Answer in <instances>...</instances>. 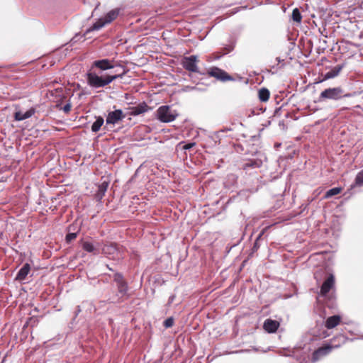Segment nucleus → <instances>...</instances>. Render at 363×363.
<instances>
[{"label":"nucleus","instance_id":"f257e3e1","mask_svg":"<svg viewBox=\"0 0 363 363\" xmlns=\"http://www.w3.org/2000/svg\"><path fill=\"white\" fill-rule=\"evenodd\" d=\"M102 74L100 72L96 73L89 72L86 74V79L88 84L95 89L104 87L106 85L111 83L113 80L123 78L125 72H123L122 74Z\"/></svg>","mask_w":363,"mask_h":363},{"label":"nucleus","instance_id":"f03ea898","mask_svg":"<svg viewBox=\"0 0 363 363\" xmlns=\"http://www.w3.org/2000/svg\"><path fill=\"white\" fill-rule=\"evenodd\" d=\"M120 10L119 9H115L106 13L104 18H99L95 23L93 24L91 27L88 28L84 35H86L87 33L94 30H99L101 28H103L105 25L111 23L113 20H115L118 16L119 15Z\"/></svg>","mask_w":363,"mask_h":363},{"label":"nucleus","instance_id":"7ed1b4c3","mask_svg":"<svg viewBox=\"0 0 363 363\" xmlns=\"http://www.w3.org/2000/svg\"><path fill=\"white\" fill-rule=\"evenodd\" d=\"M178 113L169 106H162L157 110V118L161 122L169 123L176 119Z\"/></svg>","mask_w":363,"mask_h":363},{"label":"nucleus","instance_id":"20e7f679","mask_svg":"<svg viewBox=\"0 0 363 363\" xmlns=\"http://www.w3.org/2000/svg\"><path fill=\"white\" fill-rule=\"evenodd\" d=\"M342 89L340 87L328 88L323 91L318 98V101L325 99L337 100L342 97Z\"/></svg>","mask_w":363,"mask_h":363},{"label":"nucleus","instance_id":"39448f33","mask_svg":"<svg viewBox=\"0 0 363 363\" xmlns=\"http://www.w3.org/2000/svg\"><path fill=\"white\" fill-rule=\"evenodd\" d=\"M198 61V57L196 55H191L189 57H184L182 60V65L187 71L199 72V67L197 66Z\"/></svg>","mask_w":363,"mask_h":363},{"label":"nucleus","instance_id":"423d86ee","mask_svg":"<svg viewBox=\"0 0 363 363\" xmlns=\"http://www.w3.org/2000/svg\"><path fill=\"white\" fill-rule=\"evenodd\" d=\"M208 73L211 77H215L216 79L222 82L233 80V78L230 75H229L226 72L216 67H211L208 70Z\"/></svg>","mask_w":363,"mask_h":363},{"label":"nucleus","instance_id":"0eeeda50","mask_svg":"<svg viewBox=\"0 0 363 363\" xmlns=\"http://www.w3.org/2000/svg\"><path fill=\"white\" fill-rule=\"evenodd\" d=\"M125 117L122 110L118 109L114 111L109 112L106 119V125H115Z\"/></svg>","mask_w":363,"mask_h":363},{"label":"nucleus","instance_id":"6e6552de","mask_svg":"<svg viewBox=\"0 0 363 363\" xmlns=\"http://www.w3.org/2000/svg\"><path fill=\"white\" fill-rule=\"evenodd\" d=\"M114 281L117 284V288L119 294L121 296H123L127 294L128 291V287L126 281L124 280L123 277L121 274L116 273L114 274L113 277Z\"/></svg>","mask_w":363,"mask_h":363},{"label":"nucleus","instance_id":"1a4fd4ad","mask_svg":"<svg viewBox=\"0 0 363 363\" xmlns=\"http://www.w3.org/2000/svg\"><path fill=\"white\" fill-rule=\"evenodd\" d=\"M92 68L96 67L100 69L101 71H106L112 69L115 67L113 62L108 59H102L99 60H95L91 66Z\"/></svg>","mask_w":363,"mask_h":363},{"label":"nucleus","instance_id":"9d476101","mask_svg":"<svg viewBox=\"0 0 363 363\" xmlns=\"http://www.w3.org/2000/svg\"><path fill=\"white\" fill-rule=\"evenodd\" d=\"M335 284V277L333 274H330L328 277L323 283L320 294L321 296H326L330 290L334 286Z\"/></svg>","mask_w":363,"mask_h":363},{"label":"nucleus","instance_id":"9b49d317","mask_svg":"<svg viewBox=\"0 0 363 363\" xmlns=\"http://www.w3.org/2000/svg\"><path fill=\"white\" fill-rule=\"evenodd\" d=\"M102 253L104 255L112 256L113 258H116L118 255V249L116 244L115 243H107L101 247Z\"/></svg>","mask_w":363,"mask_h":363},{"label":"nucleus","instance_id":"f8f14e48","mask_svg":"<svg viewBox=\"0 0 363 363\" xmlns=\"http://www.w3.org/2000/svg\"><path fill=\"white\" fill-rule=\"evenodd\" d=\"M337 347H338V345H334V346L327 345L326 347L319 348L318 350H317L316 351H315L313 352V360L314 362L318 360L321 357L328 354L332 350L333 348Z\"/></svg>","mask_w":363,"mask_h":363},{"label":"nucleus","instance_id":"ddd939ff","mask_svg":"<svg viewBox=\"0 0 363 363\" xmlns=\"http://www.w3.org/2000/svg\"><path fill=\"white\" fill-rule=\"evenodd\" d=\"M101 247V245L99 242L94 244L92 242L85 241L82 243V248L85 251L92 252L94 255H98L99 253Z\"/></svg>","mask_w":363,"mask_h":363},{"label":"nucleus","instance_id":"4468645a","mask_svg":"<svg viewBox=\"0 0 363 363\" xmlns=\"http://www.w3.org/2000/svg\"><path fill=\"white\" fill-rule=\"evenodd\" d=\"M279 326V323L277 320L268 318L267 319L263 325V328L265 331L269 333H272L277 331Z\"/></svg>","mask_w":363,"mask_h":363},{"label":"nucleus","instance_id":"2eb2a0df","mask_svg":"<svg viewBox=\"0 0 363 363\" xmlns=\"http://www.w3.org/2000/svg\"><path fill=\"white\" fill-rule=\"evenodd\" d=\"M35 113V109L33 108H30L25 113L21 111H16L14 113V118L16 121H21L30 118Z\"/></svg>","mask_w":363,"mask_h":363},{"label":"nucleus","instance_id":"dca6fc26","mask_svg":"<svg viewBox=\"0 0 363 363\" xmlns=\"http://www.w3.org/2000/svg\"><path fill=\"white\" fill-rule=\"evenodd\" d=\"M148 110V106L145 103L140 104L136 106L130 108V113L132 116H138L145 113Z\"/></svg>","mask_w":363,"mask_h":363},{"label":"nucleus","instance_id":"f3484780","mask_svg":"<svg viewBox=\"0 0 363 363\" xmlns=\"http://www.w3.org/2000/svg\"><path fill=\"white\" fill-rule=\"evenodd\" d=\"M30 270V266L28 263H26L18 271L16 279L18 281L24 280Z\"/></svg>","mask_w":363,"mask_h":363},{"label":"nucleus","instance_id":"a211bd4d","mask_svg":"<svg viewBox=\"0 0 363 363\" xmlns=\"http://www.w3.org/2000/svg\"><path fill=\"white\" fill-rule=\"evenodd\" d=\"M341 318L340 315H333L329 317L325 322V327L328 329H332L336 327L340 322Z\"/></svg>","mask_w":363,"mask_h":363},{"label":"nucleus","instance_id":"6ab92c4d","mask_svg":"<svg viewBox=\"0 0 363 363\" xmlns=\"http://www.w3.org/2000/svg\"><path fill=\"white\" fill-rule=\"evenodd\" d=\"M342 65H338L333 68L330 71L325 74V79H331L337 76L342 69Z\"/></svg>","mask_w":363,"mask_h":363},{"label":"nucleus","instance_id":"aec40b11","mask_svg":"<svg viewBox=\"0 0 363 363\" xmlns=\"http://www.w3.org/2000/svg\"><path fill=\"white\" fill-rule=\"evenodd\" d=\"M104 123V120L103 117H96L95 122H94V123L91 125V130L94 133L98 132L100 130L101 127L103 125Z\"/></svg>","mask_w":363,"mask_h":363},{"label":"nucleus","instance_id":"412c9836","mask_svg":"<svg viewBox=\"0 0 363 363\" xmlns=\"http://www.w3.org/2000/svg\"><path fill=\"white\" fill-rule=\"evenodd\" d=\"M108 186V183L104 182L99 186L97 193L96 194V196L99 200L101 199L104 196L105 192L107 190Z\"/></svg>","mask_w":363,"mask_h":363},{"label":"nucleus","instance_id":"4be33fe9","mask_svg":"<svg viewBox=\"0 0 363 363\" xmlns=\"http://www.w3.org/2000/svg\"><path fill=\"white\" fill-rule=\"evenodd\" d=\"M269 98V91L267 89L262 88L259 91V99L261 101H267Z\"/></svg>","mask_w":363,"mask_h":363},{"label":"nucleus","instance_id":"5701e85b","mask_svg":"<svg viewBox=\"0 0 363 363\" xmlns=\"http://www.w3.org/2000/svg\"><path fill=\"white\" fill-rule=\"evenodd\" d=\"M342 189L339 187L333 188L328 190L325 195V198H330L340 193Z\"/></svg>","mask_w":363,"mask_h":363},{"label":"nucleus","instance_id":"b1692460","mask_svg":"<svg viewBox=\"0 0 363 363\" xmlns=\"http://www.w3.org/2000/svg\"><path fill=\"white\" fill-rule=\"evenodd\" d=\"M301 18L302 16L299 10L297 8L294 9L292 11L293 21L297 23H300L301 21Z\"/></svg>","mask_w":363,"mask_h":363},{"label":"nucleus","instance_id":"393cba45","mask_svg":"<svg viewBox=\"0 0 363 363\" xmlns=\"http://www.w3.org/2000/svg\"><path fill=\"white\" fill-rule=\"evenodd\" d=\"M354 185L357 186H363V169L357 174Z\"/></svg>","mask_w":363,"mask_h":363},{"label":"nucleus","instance_id":"a878e982","mask_svg":"<svg viewBox=\"0 0 363 363\" xmlns=\"http://www.w3.org/2000/svg\"><path fill=\"white\" fill-rule=\"evenodd\" d=\"M173 324H174V319L172 317L168 318L167 319H166L164 321V326L166 328L172 327L173 325Z\"/></svg>","mask_w":363,"mask_h":363},{"label":"nucleus","instance_id":"bb28decb","mask_svg":"<svg viewBox=\"0 0 363 363\" xmlns=\"http://www.w3.org/2000/svg\"><path fill=\"white\" fill-rule=\"evenodd\" d=\"M76 238H77L76 233H70L66 235V240H67V242H69L72 240H74Z\"/></svg>","mask_w":363,"mask_h":363},{"label":"nucleus","instance_id":"cd10ccee","mask_svg":"<svg viewBox=\"0 0 363 363\" xmlns=\"http://www.w3.org/2000/svg\"><path fill=\"white\" fill-rule=\"evenodd\" d=\"M71 107H72L71 104L68 103L65 106H64V107L62 108V110L65 113H67L70 111Z\"/></svg>","mask_w":363,"mask_h":363},{"label":"nucleus","instance_id":"c85d7f7f","mask_svg":"<svg viewBox=\"0 0 363 363\" xmlns=\"http://www.w3.org/2000/svg\"><path fill=\"white\" fill-rule=\"evenodd\" d=\"M196 145L195 143H187L186 144L183 148L184 150H190L191 148H192L194 145Z\"/></svg>","mask_w":363,"mask_h":363},{"label":"nucleus","instance_id":"c756f323","mask_svg":"<svg viewBox=\"0 0 363 363\" xmlns=\"http://www.w3.org/2000/svg\"><path fill=\"white\" fill-rule=\"evenodd\" d=\"M81 38L80 35L79 33H77L72 39L71 43H75L78 41V40Z\"/></svg>","mask_w":363,"mask_h":363},{"label":"nucleus","instance_id":"7c9ffc66","mask_svg":"<svg viewBox=\"0 0 363 363\" xmlns=\"http://www.w3.org/2000/svg\"><path fill=\"white\" fill-rule=\"evenodd\" d=\"M276 60L277 61L278 63H279V62L283 61V60H281L280 57H277Z\"/></svg>","mask_w":363,"mask_h":363},{"label":"nucleus","instance_id":"2f4dec72","mask_svg":"<svg viewBox=\"0 0 363 363\" xmlns=\"http://www.w3.org/2000/svg\"><path fill=\"white\" fill-rule=\"evenodd\" d=\"M174 298V297L173 296H171V297L169 298V303H171V302H172V301H173Z\"/></svg>","mask_w":363,"mask_h":363},{"label":"nucleus","instance_id":"473e14b6","mask_svg":"<svg viewBox=\"0 0 363 363\" xmlns=\"http://www.w3.org/2000/svg\"><path fill=\"white\" fill-rule=\"evenodd\" d=\"M362 339L363 340V336H362Z\"/></svg>","mask_w":363,"mask_h":363}]
</instances>
